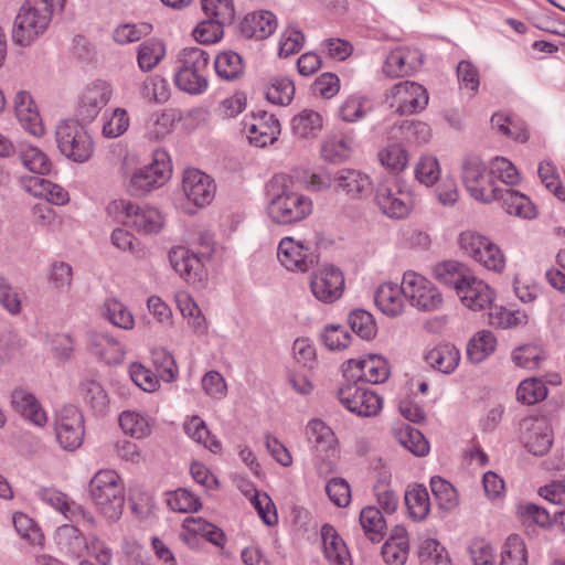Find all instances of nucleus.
Segmentation results:
<instances>
[{"label": "nucleus", "instance_id": "nucleus-1", "mask_svg": "<svg viewBox=\"0 0 565 565\" xmlns=\"http://www.w3.org/2000/svg\"><path fill=\"white\" fill-rule=\"evenodd\" d=\"M210 54L198 46L184 47L175 60V86L192 96L203 95L210 86Z\"/></svg>", "mask_w": 565, "mask_h": 565}, {"label": "nucleus", "instance_id": "nucleus-2", "mask_svg": "<svg viewBox=\"0 0 565 565\" xmlns=\"http://www.w3.org/2000/svg\"><path fill=\"white\" fill-rule=\"evenodd\" d=\"M89 497L100 513L117 521L125 507V491L118 473L110 469L97 471L88 484Z\"/></svg>", "mask_w": 565, "mask_h": 565}, {"label": "nucleus", "instance_id": "nucleus-3", "mask_svg": "<svg viewBox=\"0 0 565 565\" xmlns=\"http://www.w3.org/2000/svg\"><path fill=\"white\" fill-rule=\"evenodd\" d=\"M200 249L190 250L184 246L172 247L169 260L173 269L188 282H200L206 277L205 264L214 254L213 235L204 232L199 238Z\"/></svg>", "mask_w": 565, "mask_h": 565}, {"label": "nucleus", "instance_id": "nucleus-4", "mask_svg": "<svg viewBox=\"0 0 565 565\" xmlns=\"http://www.w3.org/2000/svg\"><path fill=\"white\" fill-rule=\"evenodd\" d=\"M55 139L60 152L76 163L88 161L94 153V142L79 120L66 119L56 126Z\"/></svg>", "mask_w": 565, "mask_h": 565}, {"label": "nucleus", "instance_id": "nucleus-5", "mask_svg": "<svg viewBox=\"0 0 565 565\" xmlns=\"http://www.w3.org/2000/svg\"><path fill=\"white\" fill-rule=\"evenodd\" d=\"M461 179L469 194L479 202L495 201L500 193L501 186L492 178L479 156L468 154L462 159Z\"/></svg>", "mask_w": 565, "mask_h": 565}, {"label": "nucleus", "instance_id": "nucleus-6", "mask_svg": "<svg viewBox=\"0 0 565 565\" xmlns=\"http://www.w3.org/2000/svg\"><path fill=\"white\" fill-rule=\"evenodd\" d=\"M107 211L139 233L157 234L163 226L161 213L148 205H139L126 200H115L108 204Z\"/></svg>", "mask_w": 565, "mask_h": 565}, {"label": "nucleus", "instance_id": "nucleus-7", "mask_svg": "<svg viewBox=\"0 0 565 565\" xmlns=\"http://www.w3.org/2000/svg\"><path fill=\"white\" fill-rule=\"evenodd\" d=\"M267 212L274 223L292 224L311 214L312 201L308 196L284 186L280 192L271 193Z\"/></svg>", "mask_w": 565, "mask_h": 565}, {"label": "nucleus", "instance_id": "nucleus-8", "mask_svg": "<svg viewBox=\"0 0 565 565\" xmlns=\"http://www.w3.org/2000/svg\"><path fill=\"white\" fill-rule=\"evenodd\" d=\"M171 164L167 151H153L152 162L136 169L129 177L127 191L135 196L143 195L161 186L170 177Z\"/></svg>", "mask_w": 565, "mask_h": 565}, {"label": "nucleus", "instance_id": "nucleus-9", "mask_svg": "<svg viewBox=\"0 0 565 565\" xmlns=\"http://www.w3.org/2000/svg\"><path fill=\"white\" fill-rule=\"evenodd\" d=\"M404 297L420 311H435L443 306V295L426 277L407 271L403 276Z\"/></svg>", "mask_w": 565, "mask_h": 565}, {"label": "nucleus", "instance_id": "nucleus-10", "mask_svg": "<svg viewBox=\"0 0 565 565\" xmlns=\"http://www.w3.org/2000/svg\"><path fill=\"white\" fill-rule=\"evenodd\" d=\"M375 204L387 217L402 220L413 210L414 199L409 191L397 185L380 184L375 192Z\"/></svg>", "mask_w": 565, "mask_h": 565}, {"label": "nucleus", "instance_id": "nucleus-11", "mask_svg": "<svg viewBox=\"0 0 565 565\" xmlns=\"http://www.w3.org/2000/svg\"><path fill=\"white\" fill-rule=\"evenodd\" d=\"M344 375L354 382L379 384L388 379L390 370L384 358L370 354L359 360H349L344 369Z\"/></svg>", "mask_w": 565, "mask_h": 565}, {"label": "nucleus", "instance_id": "nucleus-12", "mask_svg": "<svg viewBox=\"0 0 565 565\" xmlns=\"http://www.w3.org/2000/svg\"><path fill=\"white\" fill-rule=\"evenodd\" d=\"M391 107H396L399 114H414L423 110L428 104V94L426 88L415 82H399L391 90L388 98Z\"/></svg>", "mask_w": 565, "mask_h": 565}, {"label": "nucleus", "instance_id": "nucleus-13", "mask_svg": "<svg viewBox=\"0 0 565 565\" xmlns=\"http://www.w3.org/2000/svg\"><path fill=\"white\" fill-rule=\"evenodd\" d=\"M341 404L351 413L362 417L376 415L382 408V399L373 392L356 384H348L338 392Z\"/></svg>", "mask_w": 565, "mask_h": 565}, {"label": "nucleus", "instance_id": "nucleus-14", "mask_svg": "<svg viewBox=\"0 0 565 565\" xmlns=\"http://www.w3.org/2000/svg\"><path fill=\"white\" fill-rule=\"evenodd\" d=\"M343 274L332 265L323 267L311 276V292L321 302L331 303L338 300L343 292Z\"/></svg>", "mask_w": 565, "mask_h": 565}, {"label": "nucleus", "instance_id": "nucleus-15", "mask_svg": "<svg viewBox=\"0 0 565 565\" xmlns=\"http://www.w3.org/2000/svg\"><path fill=\"white\" fill-rule=\"evenodd\" d=\"M277 256L280 264L292 271H308L318 262V257L309 252V247L292 237H284L280 241Z\"/></svg>", "mask_w": 565, "mask_h": 565}, {"label": "nucleus", "instance_id": "nucleus-16", "mask_svg": "<svg viewBox=\"0 0 565 565\" xmlns=\"http://www.w3.org/2000/svg\"><path fill=\"white\" fill-rule=\"evenodd\" d=\"M182 189L188 200L199 207L210 204L215 195L214 181L198 169L184 172Z\"/></svg>", "mask_w": 565, "mask_h": 565}, {"label": "nucleus", "instance_id": "nucleus-17", "mask_svg": "<svg viewBox=\"0 0 565 565\" xmlns=\"http://www.w3.org/2000/svg\"><path fill=\"white\" fill-rule=\"evenodd\" d=\"M111 97V86L103 81H97L84 90L78 107L77 117L82 122L94 120L103 107Z\"/></svg>", "mask_w": 565, "mask_h": 565}, {"label": "nucleus", "instance_id": "nucleus-18", "mask_svg": "<svg viewBox=\"0 0 565 565\" xmlns=\"http://www.w3.org/2000/svg\"><path fill=\"white\" fill-rule=\"evenodd\" d=\"M334 190L344 193L350 200L367 196L372 189L370 177L356 169L343 168L333 173Z\"/></svg>", "mask_w": 565, "mask_h": 565}, {"label": "nucleus", "instance_id": "nucleus-19", "mask_svg": "<svg viewBox=\"0 0 565 565\" xmlns=\"http://www.w3.org/2000/svg\"><path fill=\"white\" fill-rule=\"evenodd\" d=\"M461 302L473 311L486 309L493 300V291L480 279H477L473 273L458 287L456 291Z\"/></svg>", "mask_w": 565, "mask_h": 565}, {"label": "nucleus", "instance_id": "nucleus-20", "mask_svg": "<svg viewBox=\"0 0 565 565\" xmlns=\"http://www.w3.org/2000/svg\"><path fill=\"white\" fill-rule=\"evenodd\" d=\"M14 110L24 130L36 137L43 135L44 126L42 118L29 92L20 90L15 94Z\"/></svg>", "mask_w": 565, "mask_h": 565}, {"label": "nucleus", "instance_id": "nucleus-21", "mask_svg": "<svg viewBox=\"0 0 565 565\" xmlns=\"http://www.w3.org/2000/svg\"><path fill=\"white\" fill-rule=\"evenodd\" d=\"M420 65L422 60L417 51L398 47L386 56L383 72L388 77H403L413 74Z\"/></svg>", "mask_w": 565, "mask_h": 565}, {"label": "nucleus", "instance_id": "nucleus-22", "mask_svg": "<svg viewBox=\"0 0 565 565\" xmlns=\"http://www.w3.org/2000/svg\"><path fill=\"white\" fill-rule=\"evenodd\" d=\"M13 408L31 424H45L47 416L38 398L29 391L18 387L11 393Z\"/></svg>", "mask_w": 565, "mask_h": 565}, {"label": "nucleus", "instance_id": "nucleus-23", "mask_svg": "<svg viewBox=\"0 0 565 565\" xmlns=\"http://www.w3.org/2000/svg\"><path fill=\"white\" fill-rule=\"evenodd\" d=\"M501 201L504 211L522 218H534L537 215L536 206L525 194L510 188H500L497 199Z\"/></svg>", "mask_w": 565, "mask_h": 565}, {"label": "nucleus", "instance_id": "nucleus-24", "mask_svg": "<svg viewBox=\"0 0 565 565\" xmlns=\"http://www.w3.org/2000/svg\"><path fill=\"white\" fill-rule=\"evenodd\" d=\"M277 28V19L269 11L252 12L245 15L239 29L244 36L263 40L268 38Z\"/></svg>", "mask_w": 565, "mask_h": 565}, {"label": "nucleus", "instance_id": "nucleus-25", "mask_svg": "<svg viewBox=\"0 0 565 565\" xmlns=\"http://www.w3.org/2000/svg\"><path fill=\"white\" fill-rule=\"evenodd\" d=\"M321 536L324 556L331 565H351L347 545L332 525L324 524L321 527Z\"/></svg>", "mask_w": 565, "mask_h": 565}, {"label": "nucleus", "instance_id": "nucleus-26", "mask_svg": "<svg viewBox=\"0 0 565 565\" xmlns=\"http://www.w3.org/2000/svg\"><path fill=\"white\" fill-rule=\"evenodd\" d=\"M404 289L393 282H384L377 287L374 300L379 309L386 316L395 317L403 311Z\"/></svg>", "mask_w": 565, "mask_h": 565}, {"label": "nucleus", "instance_id": "nucleus-27", "mask_svg": "<svg viewBox=\"0 0 565 565\" xmlns=\"http://www.w3.org/2000/svg\"><path fill=\"white\" fill-rule=\"evenodd\" d=\"M425 360L433 369L444 374H450L458 366L460 354L455 345L440 343L426 353Z\"/></svg>", "mask_w": 565, "mask_h": 565}, {"label": "nucleus", "instance_id": "nucleus-28", "mask_svg": "<svg viewBox=\"0 0 565 565\" xmlns=\"http://www.w3.org/2000/svg\"><path fill=\"white\" fill-rule=\"evenodd\" d=\"M431 136L429 126L423 121L402 120L392 126L390 138L413 143H426Z\"/></svg>", "mask_w": 565, "mask_h": 565}, {"label": "nucleus", "instance_id": "nucleus-29", "mask_svg": "<svg viewBox=\"0 0 565 565\" xmlns=\"http://www.w3.org/2000/svg\"><path fill=\"white\" fill-rule=\"evenodd\" d=\"M433 273L439 282L455 288L456 291L472 274L470 268L455 260H446L436 264Z\"/></svg>", "mask_w": 565, "mask_h": 565}, {"label": "nucleus", "instance_id": "nucleus-30", "mask_svg": "<svg viewBox=\"0 0 565 565\" xmlns=\"http://www.w3.org/2000/svg\"><path fill=\"white\" fill-rule=\"evenodd\" d=\"M409 552V540L404 529H397L396 533L382 546V556L387 565H404Z\"/></svg>", "mask_w": 565, "mask_h": 565}, {"label": "nucleus", "instance_id": "nucleus-31", "mask_svg": "<svg viewBox=\"0 0 565 565\" xmlns=\"http://www.w3.org/2000/svg\"><path fill=\"white\" fill-rule=\"evenodd\" d=\"M397 443L417 457L429 452V443L424 434L414 426H398L393 430Z\"/></svg>", "mask_w": 565, "mask_h": 565}, {"label": "nucleus", "instance_id": "nucleus-32", "mask_svg": "<svg viewBox=\"0 0 565 565\" xmlns=\"http://www.w3.org/2000/svg\"><path fill=\"white\" fill-rule=\"evenodd\" d=\"M521 438L530 452L543 456L553 444V431L551 426H527Z\"/></svg>", "mask_w": 565, "mask_h": 565}, {"label": "nucleus", "instance_id": "nucleus-33", "mask_svg": "<svg viewBox=\"0 0 565 565\" xmlns=\"http://www.w3.org/2000/svg\"><path fill=\"white\" fill-rule=\"evenodd\" d=\"M270 126L265 120L253 124H245V131L249 142L256 147L271 145L280 134V124L275 116H268Z\"/></svg>", "mask_w": 565, "mask_h": 565}, {"label": "nucleus", "instance_id": "nucleus-34", "mask_svg": "<svg viewBox=\"0 0 565 565\" xmlns=\"http://www.w3.org/2000/svg\"><path fill=\"white\" fill-rule=\"evenodd\" d=\"M55 540L61 550L75 556H79L87 548V541L84 534L73 524L58 526Z\"/></svg>", "mask_w": 565, "mask_h": 565}, {"label": "nucleus", "instance_id": "nucleus-35", "mask_svg": "<svg viewBox=\"0 0 565 565\" xmlns=\"http://www.w3.org/2000/svg\"><path fill=\"white\" fill-rule=\"evenodd\" d=\"M214 70L220 78L232 82L244 74L245 65L238 53L234 51H224L216 55L214 60Z\"/></svg>", "mask_w": 565, "mask_h": 565}, {"label": "nucleus", "instance_id": "nucleus-36", "mask_svg": "<svg viewBox=\"0 0 565 565\" xmlns=\"http://www.w3.org/2000/svg\"><path fill=\"white\" fill-rule=\"evenodd\" d=\"M405 504L409 516L415 521H423L430 511V500L427 488L423 484H415L405 492Z\"/></svg>", "mask_w": 565, "mask_h": 565}, {"label": "nucleus", "instance_id": "nucleus-37", "mask_svg": "<svg viewBox=\"0 0 565 565\" xmlns=\"http://www.w3.org/2000/svg\"><path fill=\"white\" fill-rule=\"evenodd\" d=\"M360 524L372 542H380L384 537L386 522L379 508L373 505L363 508L360 513Z\"/></svg>", "mask_w": 565, "mask_h": 565}, {"label": "nucleus", "instance_id": "nucleus-38", "mask_svg": "<svg viewBox=\"0 0 565 565\" xmlns=\"http://www.w3.org/2000/svg\"><path fill=\"white\" fill-rule=\"evenodd\" d=\"M89 345L95 354L108 363L117 360L124 353L121 344L106 332L89 333Z\"/></svg>", "mask_w": 565, "mask_h": 565}, {"label": "nucleus", "instance_id": "nucleus-39", "mask_svg": "<svg viewBox=\"0 0 565 565\" xmlns=\"http://www.w3.org/2000/svg\"><path fill=\"white\" fill-rule=\"evenodd\" d=\"M166 47L162 42L149 40L141 43L137 50V63L141 72L152 71L164 57Z\"/></svg>", "mask_w": 565, "mask_h": 565}, {"label": "nucleus", "instance_id": "nucleus-40", "mask_svg": "<svg viewBox=\"0 0 565 565\" xmlns=\"http://www.w3.org/2000/svg\"><path fill=\"white\" fill-rule=\"evenodd\" d=\"M495 345L494 334L482 330L469 341L467 345L468 359L473 363H480L495 350Z\"/></svg>", "mask_w": 565, "mask_h": 565}, {"label": "nucleus", "instance_id": "nucleus-41", "mask_svg": "<svg viewBox=\"0 0 565 565\" xmlns=\"http://www.w3.org/2000/svg\"><path fill=\"white\" fill-rule=\"evenodd\" d=\"M430 489L438 507L451 511L458 505V493L455 487L446 479L434 476L430 479Z\"/></svg>", "mask_w": 565, "mask_h": 565}, {"label": "nucleus", "instance_id": "nucleus-42", "mask_svg": "<svg viewBox=\"0 0 565 565\" xmlns=\"http://www.w3.org/2000/svg\"><path fill=\"white\" fill-rule=\"evenodd\" d=\"M30 190L35 196H43L49 203L62 205L68 201V193L61 185L41 177L30 180Z\"/></svg>", "mask_w": 565, "mask_h": 565}, {"label": "nucleus", "instance_id": "nucleus-43", "mask_svg": "<svg viewBox=\"0 0 565 565\" xmlns=\"http://www.w3.org/2000/svg\"><path fill=\"white\" fill-rule=\"evenodd\" d=\"M19 159L25 168L36 174H46L52 169V162L49 157L42 150L33 146H21Z\"/></svg>", "mask_w": 565, "mask_h": 565}, {"label": "nucleus", "instance_id": "nucleus-44", "mask_svg": "<svg viewBox=\"0 0 565 565\" xmlns=\"http://www.w3.org/2000/svg\"><path fill=\"white\" fill-rule=\"evenodd\" d=\"M527 551L524 541L518 534L508 536L501 552L500 565H526Z\"/></svg>", "mask_w": 565, "mask_h": 565}, {"label": "nucleus", "instance_id": "nucleus-45", "mask_svg": "<svg viewBox=\"0 0 565 565\" xmlns=\"http://www.w3.org/2000/svg\"><path fill=\"white\" fill-rule=\"evenodd\" d=\"M152 32V25L147 22L122 23L113 31V40L119 45L140 41Z\"/></svg>", "mask_w": 565, "mask_h": 565}, {"label": "nucleus", "instance_id": "nucleus-46", "mask_svg": "<svg viewBox=\"0 0 565 565\" xmlns=\"http://www.w3.org/2000/svg\"><path fill=\"white\" fill-rule=\"evenodd\" d=\"M418 557L420 565H451L446 548L435 539L422 543Z\"/></svg>", "mask_w": 565, "mask_h": 565}, {"label": "nucleus", "instance_id": "nucleus-47", "mask_svg": "<svg viewBox=\"0 0 565 565\" xmlns=\"http://www.w3.org/2000/svg\"><path fill=\"white\" fill-rule=\"evenodd\" d=\"M418 557L420 565H451L446 548L435 539L422 543Z\"/></svg>", "mask_w": 565, "mask_h": 565}, {"label": "nucleus", "instance_id": "nucleus-48", "mask_svg": "<svg viewBox=\"0 0 565 565\" xmlns=\"http://www.w3.org/2000/svg\"><path fill=\"white\" fill-rule=\"evenodd\" d=\"M202 10L210 19L230 25L235 19L233 0H201Z\"/></svg>", "mask_w": 565, "mask_h": 565}, {"label": "nucleus", "instance_id": "nucleus-49", "mask_svg": "<svg viewBox=\"0 0 565 565\" xmlns=\"http://www.w3.org/2000/svg\"><path fill=\"white\" fill-rule=\"evenodd\" d=\"M294 95L295 85L292 81L286 77L273 79L265 89L266 99L275 105H289Z\"/></svg>", "mask_w": 565, "mask_h": 565}, {"label": "nucleus", "instance_id": "nucleus-50", "mask_svg": "<svg viewBox=\"0 0 565 565\" xmlns=\"http://www.w3.org/2000/svg\"><path fill=\"white\" fill-rule=\"evenodd\" d=\"M292 131L300 138H307L322 127V118L319 113L305 109L292 118Z\"/></svg>", "mask_w": 565, "mask_h": 565}, {"label": "nucleus", "instance_id": "nucleus-51", "mask_svg": "<svg viewBox=\"0 0 565 565\" xmlns=\"http://www.w3.org/2000/svg\"><path fill=\"white\" fill-rule=\"evenodd\" d=\"M459 246L475 260L478 256L480 257V252H482V248H487V246L489 253H498L497 245L494 243H492L488 237L471 231L462 232L459 235Z\"/></svg>", "mask_w": 565, "mask_h": 565}, {"label": "nucleus", "instance_id": "nucleus-52", "mask_svg": "<svg viewBox=\"0 0 565 565\" xmlns=\"http://www.w3.org/2000/svg\"><path fill=\"white\" fill-rule=\"evenodd\" d=\"M104 316L114 326L130 330L134 328L135 320L127 307L116 299H108L104 303Z\"/></svg>", "mask_w": 565, "mask_h": 565}, {"label": "nucleus", "instance_id": "nucleus-53", "mask_svg": "<svg viewBox=\"0 0 565 565\" xmlns=\"http://www.w3.org/2000/svg\"><path fill=\"white\" fill-rule=\"evenodd\" d=\"M351 330L365 340H371L376 334V323L373 316L363 309L353 310L349 315Z\"/></svg>", "mask_w": 565, "mask_h": 565}, {"label": "nucleus", "instance_id": "nucleus-54", "mask_svg": "<svg viewBox=\"0 0 565 565\" xmlns=\"http://www.w3.org/2000/svg\"><path fill=\"white\" fill-rule=\"evenodd\" d=\"M379 159L382 166L386 167L393 173L403 171L408 163L407 151L399 145H390L379 152Z\"/></svg>", "mask_w": 565, "mask_h": 565}, {"label": "nucleus", "instance_id": "nucleus-55", "mask_svg": "<svg viewBox=\"0 0 565 565\" xmlns=\"http://www.w3.org/2000/svg\"><path fill=\"white\" fill-rule=\"evenodd\" d=\"M167 503L171 510L181 513L196 512L202 507L199 497L182 488L170 492Z\"/></svg>", "mask_w": 565, "mask_h": 565}, {"label": "nucleus", "instance_id": "nucleus-56", "mask_svg": "<svg viewBox=\"0 0 565 565\" xmlns=\"http://www.w3.org/2000/svg\"><path fill=\"white\" fill-rule=\"evenodd\" d=\"M527 322L526 313L511 311L503 307H494L489 312V323L501 329H509Z\"/></svg>", "mask_w": 565, "mask_h": 565}, {"label": "nucleus", "instance_id": "nucleus-57", "mask_svg": "<svg viewBox=\"0 0 565 565\" xmlns=\"http://www.w3.org/2000/svg\"><path fill=\"white\" fill-rule=\"evenodd\" d=\"M547 395V388L543 381L537 379L524 380L516 390V398L526 405L543 401Z\"/></svg>", "mask_w": 565, "mask_h": 565}, {"label": "nucleus", "instance_id": "nucleus-58", "mask_svg": "<svg viewBox=\"0 0 565 565\" xmlns=\"http://www.w3.org/2000/svg\"><path fill=\"white\" fill-rule=\"evenodd\" d=\"M141 96L149 102H167L170 97L168 81L158 75L148 77L142 84Z\"/></svg>", "mask_w": 565, "mask_h": 565}, {"label": "nucleus", "instance_id": "nucleus-59", "mask_svg": "<svg viewBox=\"0 0 565 565\" xmlns=\"http://www.w3.org/2000/svg\"><path fill=\"white\" fill-rule=\"evenodd\" d=\"M539 177L545 188L551 191L559 201L565 202V189L562 185L555 166L550 161L539 164Z\"/></svg>", "mask_w": 565, "mask_h": 565}, {"label": "nucleus", "instance_id": "nucleus-60", "mask_svg": "<svg viewBox=\"0 0 565 565\" xmlns=\"http://www.w3.org/2000/svg\"><path fill=\"white\" fill-rule=\"evenodd\" d=\"M225 24H221L217 20L207 18L201 21L193 30L195 41L202 44H212L218 42L224 34Z\"/></svg>", "mask_w": 565, "mask_h": 565}, {"label": "nucleus", "instance_id": "nucleus-61", "mask_svg": "<svg viewBox=\"0 0 565 565\" xmlns=\"http://www.w3.org/2000/svg\"><path fill=\"white\" fill-rule=\"evenodd\" d=\"M12 521L15 531L22 539L31 544H42L44 536L31 518L22 512H17L13 514Z\"/></svg>", "mask_w": 565, "mask_h": 565}, {"label": "nucleus", "instance_id": "nucleus-62", "mask_svg": "<svg viewBox=\"0 0 565 565\" xmlns=\"http://www.w3.org/2000/svg\"><path fill=\"white\" fill-rule=\"evenodd\" d=\"M490 174L500 179L505 185H516L520 182V174L515 166L503 157H497L491 161Z\"/></svg>", "mask_w": 565, "mask_h": 565}, {"label": "nucleus", "instance_id": "nucleus-63", "mask_svg": "<svg viewBox=\"0 0 565 565\" xmlns=\"http://www.w3.org/2000/svg\"><path fill=\"white\" fill-rule=\"evenodd\" d=\"M56 440L61 448L67 451L77 449L84 439L85 426H54Z\"/></svg>", "mask_w": 565, "mask_h": 565}, {"label": "nucleus", "instance_id": "nucleus-64", "mask_svg": "<svg viewBox=\"0 0 565 565\" xmlns=\"http://www.w3.org/2000/svg\"><path fill=\"white\" fill-rule=\"evenodd\" d=\"M350 145L344 138H330L323 143L321 148V154L323 159L332 163L344 161L350 157Z\"/></svg>", "mask_w": 565, "mask_h": 565}]
</instances>
